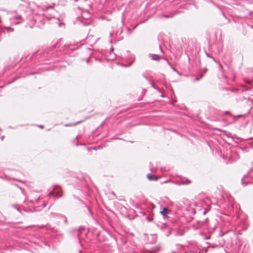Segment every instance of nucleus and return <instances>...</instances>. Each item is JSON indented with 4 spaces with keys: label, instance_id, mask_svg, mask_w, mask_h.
<instances>
[{
    "label": "nucleus",
    "instance_id": "1",
    "mask_svg": "<svg viewBox=\"0 0 253 253\" xmlns=\"http://www.w3.org/2000/svg\"><path fill=\"white\" fill-rule=\"evenodd\" d=\"M51 214L52 215V217L57 218L58 219H61V220H63L65 224H66L67 223V218L64 215L60 214L59 213L53 212H51Z\"/></svg>",
    "mask_w": 253,
    "mask_h": 253
},
{
    "label": "nucleus",
    "instance_id": "2",
    "mask_svg": "<svg viewBox=\"0 0 253 253\" xmlns=\"http://www.w3.org/2000/svg\"><path fill=\"white\" fill-rule=\"evenodd\" d=\"M249 176H250V174L244 175V176L243 177V178L242 179V184L247 185L248 183L253 184V181H251L248 180ZM252 177L253 178V177L252 176Z\"/></svg>",
    "mask_w": 253,
    "mask_h": 253
},
{
    "label": "nucleus",
    "instance_id": "3",
    "mask_svg": "<svg viewBox=\"0 0 253 253\" xmlns=\"http://www.w3.org/2000/svg\"><path fill=\"white\" fill-rule=\"evenodd\" d=\"M87 42H89V43L92 45L95 44L96 42V40L94 39V37L92 36H89L87 37Z\"/></svg>",
    "mask_w": 253,
    "mask_h": 253
},
{
    "label": "nucleus",
    "instance_id": "4",
    "mask_svg": "<svg viewBox=\"0 0 253 253\" xmlns=\"http://www.w3.org/2000/svg\"><path fill=\"white\" fill-rule=\"evenodd\" d=\"M149 57L153 60L159 61L160 59V57L158 54H150Z\"/></svg>",
    "mask_w": 253,
    "mask_h": 253
},
{
    "label": "nucleus",
    "instance_id": "5",
    "mask_svg": "<svg viewBox=\"0 0 253 253\" xmlns=\"http://www.w3.org/2000/svg\"><path fill=\"white\" fill-rule=\"evenodd\" d=\"M48 196H54V198H59L62 196V195L59 194L58 193L56 192H50L48 194Z\"/></svg>",
    "mask_w": 253,
    "mask_h": 253
},
{
    "label": "nucleus",
    "instance_id": "6",
    "mask_svg": "<svg viewBox=\"0 0 253 253\" xmlns=\"http://www.w3.org/2000/svg\"><path fill=\"white\" fill-rule=\"evenodd\" d=\"M147 176L150 180H157L158 179V177L151 174H148Z\"/></svg>",
    "mask_w": 253,
    "mask_h": 253
},
{
    "label": "nucleus",
    "instance_id": "7",
    "mask_svg": "<svg viewBox=\"0 0 253 253\" xmlns=\"http://www.w3.org/2000/svg\"><path fill=\"white\" fill-rule=\"evenodd\" d=\"M161 213L163 215H166L168 213V210L166 208H163V210L161 211Z\"/></svg>",
    "mask_w": 253,
    "mask_h": 253
},
{
    "label": "nucleus",
    "instance_id": "8",
    "mask_svg": "<svg viewBox=\"0 0 253 253\" xmlns=\"http://www.w3.org/2000/svg\"><path fill=\"white\" fill-rule=\"evenodd\" d=\"M55 4H53L52 5H43V9L44 10H47L48 8H53L54 7Z\"/></svg>",
    "mask_w": 253,
    "mask_h": 253
},
{
    "label": "nucleus",
    "instance_id": "9",
    "mask_svg": "<svg viewBox=\"0 0 253 253\" xmlns=\"http://www.w3.org/2000/svg\"><path fill=\"white\" fill-rule=\"evenodd\" d=\"M244 81L245 83L251 85H253L252 84L253 83V81L250 79H244Z\"/></svg>",
    "mask_w": 253,
    "mask_h": 253
},
{
    "label": "nucleus",
    "instance_id": "10",
    "mask_svg": "<svg viewBox=\"0 0 253 253\" xmlns=\"http://www.w3.org/2000/svg\"><path fill=\"white\" fill-rule=\"evenodd\" d=\"M249 139L252 140L248 142V144L250 145L251 147L253 148V138H250Z\"/></svg>",
    "mask_w": 253,
    "mask_h": 253
},
{
    "label": "nucleus",
    "instance_id": "11",
    "mask_svg": "<svg viewBox=\"0 0 253 253\" xmlns=\"http://www.w3.org/2000/svg\"><path fill=\"white\" fill-rule=\"evenodd\" d=\"M243 86L244 87V88L243 89L244 90L247 91L251 89V87L247 86L246 85H243Z\"/></svg>",
    "mask_w": 253,
    "mask_h": 253
},
{
    "label": "nucleus",
    "instance_id": "12",
    "mask_svg": "<svg viewBox=\"0 0 253 253\" xmlns=\"http://www.w3.org/2000/svg\"><path fill=\"white\" fill-rule=\"evenodd\" d=\"M14 18L17 20L21 19V16L20 15H17L15 17H14Z\"/></svg>",
    "mask_w": 253,
    "mask_h": 253
},
{
    "label": "nucleus",
    "instance_id": "13",
    "mask_svg": "<svg viewBox=\"0 0 253 253\" xmlns=\"http://www.w3.org/2000/svg\"><path fill=\"white\" fill-rule=\"evenodd\" d=\"M59 187V186L58 185L54 186H53V190H55L57 189Z\"/></svg>",
    "mask_w": 253,
    "mask_h": 253
},
{
    "label": "nucleus",
    "instance_id": "14",
    "mask_svg": "<svg viewBox=\"0 0 253 253\" xmlns=\"http://www.w3.org/2000/svg\"><path fill=\"white\" fill-rule=\"evenodd\" d=\"M159 48H160V50H161V52L162 53H164V51H163V49H162V46H161V45H160V46H159Z\"/></svg>",
    "mask_w": 253,
    "mask_h": 253
},
{
    "label": "nucleus",
    "instance_id": "15",
    "mask_svg": "<svg viewBox=\"0 0 253 253\" xmlns=\"http://www.w3.org/2000/svg\"><path fill=\"white\" fill-rule=\"evenodd\" d=\"M113 50H114V49L113 47H112L111 48V50H110V54H111L112 53V52H113Z\"/></svg>",
    "mask_w": 253,
    "mask_h": 253
},
{
    "label": "nucleus",
    "instance_id": "16",
    "mask_svg": "<svg viewBox=\"0 0 253 253\" xmlns=\"http://www.w3.org/2000/svg\"><path fill=\"white\" fill-rule=\"evenodd\" d=\"M233 155H236V154H232L231 155V156L230 157V159H232V158L233 157Z\"/></svg>",
    "mask_w": 253,
    "mask_h": 253
},
{
    "label": "nucleus",
    "instance_id": "17",
    "mask_svg": "<svg viewBox=\"0 0 253 253\" xmlns=\"http://www.w3.org/2000/svg\"><path fill=\"white\" fill-rule=\"evenodd\" d=\"M65 126H71V124H66Z\"/></svg>",
    "mask_w": 253,
    "mask_h": 253
},
{
    "label": "nucleus",
    "instance_id": "18",
    "mask_svg": "<svg viewBox=\"0 0 253 253\" xmlns=\"http://www.w3.org/2000/svg\"><path fill=\"white\" fill-rule=\"evenodd\" d=\"M80 122H77V123H76L73 124V125H77V124H78Z\"/></svg>",
    "mask_w": 253,
    "mask_h": 253
},
{
    "label": "nucleus",
    "instance_id": "19",
    "mask_svg": "<svg viewBox=\"0 0 253 253\" xmlns=\"http://www.w3.org/2000/svg\"><path fill=\"white\" fill-rule=\"evenodd\" d=\"M219 67H220V69L221 70H222V66L221 64H220V65H219Z\"/></svg>",
    "mask_w": 253,
    "mask_h": 253
},
{
    "label": "nucleus",
    "instance_id": "20",
    "mask_svg": "<svg viewBox=\"0 0 253 253\" xmlns=\"http://www.w3.org/2000/svg\"><path fill=\"white\" fill-rule=\"evenodd\" d=\"M164 16H165V17H170V16H169V15H164Z\"/></svg>",
    "mask_w": 253,
    "mask_h": 253
},
{
    "label": "nucleus",
    "instance_id": "21",
    "mask_svg": "<svg viewBox=\"0 0 253 253\" xmlns=\"http://www.w3.org/2000/svg\"><path fill=\"white\" fill-rule=\"evenodd\" d=\"M199 80V78H196V79H195L196 81H198Z\"/></svg>",
    "mask_w": 253,
    "mask_h": 253
},
{
    "label": "nucleus",
    "instance_id": "22",
    "mask_svg": "<svg viewBox=\"0 0 253 253\" xmlns=\"http://www.w3.org/2000/svg\"><path fill=\"white\" fill-rule=\"evenodd\" d=\"M39 127H41V128H43V126H39Z\"/></svg>",
    "mask_w": 253,
    "mask_h": 253
},
{
    "label": "nucleus",
    "instance_id": "23",
    "mask_svg": "<svg viewBox=\"0 0 253 253\" xmlns=\"http://www.w3.org/2000/svg\"><path fill=\"white\" fill-rule=\"evenodd\" d=\"M210 239V237H207L206 238V239L208 240V239Z\"/></svg>",
    "mask_w": 253,
    "mask_h": 253
},
{
    "label": "nucleus",
    "instance_id": "24",
    "mask_svg": "<svg viewBox=\"0 0 253 253\" xmlns=\"http://www.w3.org/2000/svg\"><path fill=\"white\" fill-rule=\"evenodd\" d=\"M20 23V22H16V23H15V24H19Z\"/></svg>",
    "mask_w": 253,
    "mask_h": 253
},
{
    "label": "nucleus",
    "instance_id": "25",
    "mask_svg": "<svg viewBox=\"0 0 253 253\" xmlns=\"http://www.w3.org/2000/svg\"><path fill=\"white\" fill-rule=\"evenodd\" d=\"M52 47H53V48H55L56 45H53V46H52Z\"/></svg>",
    "mask_w": 253,
    "mask_h": 253
},
{
    "label": "nucleus",
    "instance_id": "26",
    "mask_svg": "<svg viewBox=\"0 0 253 253\" xmlns=\"http://www.w3.org/2000/svg\"><path fill=\"white\" fill-rule=\"evenodd\" d=\"M89 60V58H88V59H87L86 60V62H88Z\"/></svg>",
    "mask_w": 253,
    "mask_h": 253
},
{
    "label": "nucleus",
    "instance_id": "27",
    "mask_svg": "<svg viewBox=\"0 0 253 253\" xmlns=\"http://www.w3.org/2000/svg\"><path fill=\"white\" fill-rule=\"evenodd\" d=\"M152 86H153L154 88H155V85H154V84H153Z\"/></svg>",
    "mask_w": 253,
    "mask_h": 253
},
{
    "label": "nucleus",
    "instance_id": "28",
    "mask_svg": "<svg viewBox=\"0 0 253 253\" xmlns=\"http://www.w3.org/2000/svg\"><path fill=\"white\" fill-rule=\"evenodd\" d=\"M190 181H188L187 183H189Z\"/></svg>",
    "mask_w": 253,
    "mask_h": 253
},
{
    "label": "nucleus",
    "instance_id": "29",
    "mask_svg": "<svg viewBox=\"0 0 253 253\" xmlns=\"http://www.w3.org/2000/svg\"><path fill=\"white\" fill-rule=\"evenodd\" d=\"M235 160H231V162H233V161H235Z\"/></svg>",
    "mask_w": 253,
    "mask_h": 253
}]
</instances>
